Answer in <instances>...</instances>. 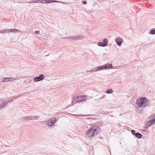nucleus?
<instances>
[{"label":"nucleus","mask_w":155,"mask_h":155,"mask_svg":"<svg viewBox=\"0 0 155 155\" xmlns=\"http://www.w3.org/2000/svg\"><path fill=\"white\" fill-rule=\"evenodd\" d=\"M149 33L152 35L155 34V28L154 29H152L151 30L149 31Z\"/></svg>","instance_id":"nucleus-18"},{"label":"nucleus","mask_w":155,"mask_h":155,"mask_svg":"<svg viewBox=\"0 0 155 155\" xmlns=\"http://www.w3.org/2000/svg\"><path fill=\"white\" fill-rule=\"evenodd\" d=\"M91 130H92L93 132V133L92 134V136L93 137L94 136L97 135L98 133H99L100 128L99 126H94L89 130L88 132H89V131L91 132L90 131Z\"/></svg>","instance_id":"nucleus-2"},{"label":"nucleus","mask_w":155,"mask_h":155,"mask_svg":"<svg viewBox=\"0 0 155 155\" xmlns=\"http://www.w3.org/2000/svg\"><path fill=\"white\" fill-rule=\"evenodd\" d=\"M115 41L117 43V44L119 46H120L123 42V40L122 38L118 37L115 39Z\"/></svg>","instance_id":"nucleus-5"},{"label":"nucleus","mask_w":155,"mask_h":155,"mask_svg":"<svg viewBox=\"0 0 155 155\" xmlns=\"http://www.w3.org/2000/svg\"><path fill=\"white\" fill-rule=\"evenodd\" d=\"M113 92V90L111 89H108L106 91V93L107 94H111Z\"/></svg>","instance_id":"nucleus-17"},{"label":"nucleus","mask_w":155,"mask_h":155,"mask_svg":"<svg viewBox=\"0 0 155 155\" xmlns=\"http://www.w3.org/2000/svg\"><path fill=\"white\" fill-rule=\"evenodd\" d=\"M84 37V36L82 35H78L75 36V40H81Z\"/></svg>","instance_id":"nucleus-10"},{"label":"nucleus","mask_w":155,"mask_h":155,"mask_svg":"<svg viewBox=\"0 0 155 155\" xmlns=\"http://www.w3.org/2000/svg\"><path fill=\"white\" fill-rule=\"evenodd\" d=\"M1 102L2 103L0 105V110H1L2 108H4L6 106H7L8 105L7 103L5 105H3L5 103V101H4L3 100H2L1 101Z\"/></svg>","instance_id":"nucleus-9"},{"label":"nucleus","mask_w":155,"mask_h":155,"mask_svg":"<svg viewBox=\"0 0 155 155\" xmlns=\"http://www.w3.org/2000/svg\"><path fill=\"white\" fill-rule=\"evenodd\" d=\"M145 102H146V97H141L140 99H137L136 104L140 107H146Z\"/></svg>","instance_id":"nucleus-1"},{"label":"nucleus","mask_w":155,"mask_h":155,"mask_svg":"<svg viewBox=\"0 0 155 155\" xmlns=\"http://www.w3.org/2000/svg\"><path fill=\"white\" fill-rule=\"evenodd\" d=\"M38 117V116H27V117H22L21 118V120L22 121H25L26 120H31L34 119V117Z\"/></svg>","instance_id":"nucleus-6"},{"label":"nucleus","mask_w":155,"mask_h":155,"mask_svg":"<svg viewBox=\"0 0 155 155\" xmlns=\"http://www.w3.org/2000/svg\"><path fill=\"white\" fill-rule=\"evenodd\" d=\"M87 96L85 95L78 96L74 97L73 100L72 101V104L73 103L74 100H77L76 102L80 103L81 102L87 100Z\"/></svg>","instance_id":"nucleus-3"},{"label":"nucleus","mask_w":155,"mask_h":155,"mask_svg":"<svg viewBox=\"0 0 155 155\" xmlns=\"http://www.w3.org/2000/svg\"><path fill=\"white\" fill-rule=\"evenodd\" d=\"M19 30L18 29H14V32H15V33H16V32H18V31Z\"/></svg>","instance_id":"nucleus-31"},{"label":"nucleus","mask_w":155,"mask_h":155,"mask_svg":"<svg viewBox=\"0 0 155 155\" xmlns=\"http://www.w3.org/2000/svg\"><path fill=\"white\" fill-rule=\"evenodd\" d=\"M152 43H150L148 45H150V44H152Z\"/></svg>","instance_id":"nucleus-40"},{"label":"nucleus","mask_w":155,"mask_h":155,"mask_svg":"<svg viewBox=\"0 0 155 155\" xmlns=\"http://www.w3.org/2000/svg\"><path fill=\"white\" fill-rule=\"evenodd\" d=\"M97 45L100 46L104 47V45L103 42H99L97 43Z\"/></svg>","instance_id":"nucleus-20"},{"label":"nucleus","mask_w":155,"mask_h":155,"mask_svg":"<svg viewBox=\"0 0 155 155\" xmlns=\"http://www.w3.org/2000/svg\"><path fill=\"white\" fill-rule=\"evenodd\" d=\"M89 131V130L88 131H87V132L86 133V135L90 137H91L92 136V134L93 133V132L92 130L90 131L91 132L89 131V132H88Z\"/></svg>","instance_id":"nucleus-12"},{"label":"nucleus","mask_w":155,"mask_h":155,"mask_svg":"<svg viewBox=\"0 0 155 155\" xmlns=\"http://www.w3.org/2000/svg\"><path fill=\"white\" fill-rule=\"evenodd\" d=\"M41 1H39V2H40L41 3L43 4L46 3V0H40Z\"/></svg>","instance_id":"nucleus-23"},{"label":"nucleus","mask_w":155,"mask_h":155,"mask_svg":"<svg viewBox=\"0 0 155 155\" xmlns=\"http://www.w3.org/2000/svg\"><path fill=\"white\" fill-rule=\"evenodd\" d=\"M104 67V65H103V66H98L96 68H97V70H103L105 69Z\"/></svg>","instance_id":"nucleus-15"},{"label":"nucleus","mask_w":155,"mask_h":155,"mask_svg":"<svg viewBox=\"0 0 155 155\" xmlns=\"http://www.w3.org/2000/svg\"><path fill=\"white\" fill-rule=\"evenodd\" d=\"M8 81H13L16 80L17 79L14 78H8Z\"/></svg>","instance_id":"nucleus-19"},{"label":"nucleus","mask_w":155,"mask_h":155,"mask_svg":"<svg viewBox=\"0 0 155 155\" xmlns=\"http://www.w3.org/2000/svg\"><path fill=\"white\" fill-rule=\"evenodd\" d=\"M82 3H83V4L85 5L87 3V2L86 0H83V1L82 2Z\"/></svg>","instance_id":"nucleus-30"},{"label":"nucleus","mask_w":155,"mask_h":155,"mask_svg":"<svg viewBox=\"0 0 155 155\" xmlns=\"http://www.w3.org/2000/svg\"><path fill=\"white\" fill-rule=\"evenodd\" d=\"M51 2H58V1H55V0H51L50 1Z\"/></svg>","instance_id":"nucleus-32"},{"label":"nucleus","mask_w":155,"mask_h":155,"mask_svg":"<svg viewBox=\"0 0 155 155\" xmlns=\"http://www.w3.org/2000/svg\"><path fill=\"white\" fill-rule=\"evenodd\" d=\"M7 32V29H5L2 30H0V33L5 34Z\"/></svg>","instance_id":"nucleus-21"},{"label":"nucleus","mask_w":155,"mask_h":155,"mask_svg":"<svg viewBox=\"0 0 155 155\" xmlns=\"http://www.w3.org/2000/svg\"><path fill=\"white\" fill-rule=\"evenodd\" d=\"M14 29H11V32H14Z\"/></svg>","instance_id":"nucleus-36"},{"label":"nucleus","mask_w":155,"mask_h":155,"mask_svg":"<svg viewBox=\"0 0 155 155\" xmlns=\"http://www.w3.org/2000/svg\"><path fill=\"white\" fill-rule=\"evenodd\" d=\"M155 123V119L154 118L152 119L147 123L146 126L148 127Z\"/></svg>","instance_id":"nucleus-7"},{"label":"nucleus","mask_w":155,"mask_h":155,"mask_svg":"<svg viewBox=\"0 0 155 155\" xmlns=\"http://www.w3.org/2000/svg\"><path fill=\"white\" fill-rule=\"evenodd\" d=\"M137 138H141L142 137V135L139 132H137L135 134V136Z\"/></svg>","instance_id":"nucleus-11"},{"label":"nucleus","mask_w":155,"mask_h":155,"mask_svg":"<svg viewBox=\"0 0 155 155\" xmlns=\"http://www.w3.org/2000/svg\"><path fill=\"white\" fill-rule=\"evenodd\" d=\"M97 71V68H96L95 69H93L92 70L90 71L91 72H96Z\"/></svg>","instance_id":"nucleus-25"},{"label":"nucleus","mask_w":155,"mask_h":155,"mask_svg":"<svg viewBox=\"0 0 155 155\" xmlns=\"http://www.w3.org/2000/svg\"><path fill=\"white\" fill-rule=\"evenodd\" d=\"M108 40L106 38L104 39L103 41V43L104 45V46H106L107 44Z\"/></svg>","instance_id":"nucleus-13"},{"label":"nucleus","mask_w":155,"mask_h":155,"mask_svg":"<svg viewBox=\"0 0 155 155\" xmlns=\"http://www.w3.org/2000/svg\"><path fill=\"white\" fill-rule=\"evenodd\" d=\"M8 78H4L2 79V81H0L2 82H7L8 81Z\"/></svg>","instance_id":"nucleus-16"},{"label":"nucleus","mask_w":155,"mask_h":155,"mask_svg":"<svg viewBox=\"0 0 155 155\" xmlns=\"http://www.w3.org/2000/svg\"><path fill=\"white\" fill-rule=\"evenodd\" d=\"M92 119H93V118H92ZM93 119H95L94 118Z\"/></svg>","instance_id":"nucleus-43"},{"label":"nucleus","mask_w":155,"mask_h":155,"mask_svg":"<svg viewBox=\"0 0 155 155\" xmlns=\"http://www.w3.org/2000/svg\"><path fill=\"white\" fill-rule=\"evenodd\" d=\"M131 133L134 136H135V134H136V131L134 130H131Z\"/></svg>","instance_id":"nucleus-22"},{"label":"nucleus","mask_w":155,"mask_h":155,"mask_svg":"<svg viewBox=\"0 0 155 155\" xmlns=\"http://www.w3.org/2000/svg\"><path fill=\"white\" fill-rule=\"evenodd\" d=\"M39 1H41L40 0H35L34 1H32V2H31V3H38L39 2Z\"/></svg>","instance_id":"nucleus-24"},{"label":"nucleus","mask_w":155,"mask_h":155,"mask_svg":"<svg viewBox=\"0 0 155 155\" xmlns=\"http://www.w3.org/2000/svg\"><path fill=\"white\" fill-rule=\"evenodd\" d=\"M13 101V100H11V101H10L9 102H12Z\"/></svg>","instance_id":"nucleus-37"},{"label":"nucleus","mask_w":155,"mask_h":155,"mask_svg":"<svg viewBox=\"0 0 155 155\" xmlns=\"http://www.w3.org/2000/svg\"><path fill=\"white\" fill-rule=\"evenodd\" d=\"M46 3H51V2L50 1L51 0H46Z\"/></svg>","instance_id":"nucleus-34"},{"label":"nucleus","mask_w":155,"mask_h":155,"mask_svg":"<svg viewBox=\"0 0 155 155\" xmlns=\"http://www.w3.org/2000/svg\"><path fill=\"white\" fill-rule=\"evenodd\" d=\"M154 116V118L155 119V115L154 116H153V117Z\"/></svg>","instance_id":"nucleus-41"},{"label":"nucleus","mask_w":155,"mask_h":155,"mask_svg":"<svg viewBox=\"0 0 155 155\" xmlns=\"http://www.w3.org/2000/svg\"><path fill=\"white\" fill-rule=\"evenodd\" d=\"M87 115H74V116H79V117H80V116H87Z\"/></svg>","instance_id":"nucleus-27"},{"label":"nucleus","mask_w":155,"mask_h":155,"mask_svg":"<svg viewBox=\"0 0 155 155\" xmlns=\"http://www.w3.org/2000/svg\"><path fill=\"white\" fill-rule=\"evenodd\" d=\"M76 4H77V5H78V2H76Z\"/></svg>","instance_id":"nucleus-39"},{"label":"nucleus","mask_w":155,"mask_h":155,"mask_svg":"<svg viewBox=\"0 0 155 155\" xmlns=\"http://www.w3.org/2000/svg\"><path fill=\"white\" fill-rule=\"evenodd\" d=\"M122 114H120L119 115V116H120L122 115Z\"/></svg>","instance_id":"nucleus-38"},{"label":"nucleus","mask_w":155,"mask_h":155,"mask_svg":"<svg viewBox=\"0 0 155 155\" xmlns=\"http://www.w3.org/2000/svg\"><path fill=\"white\" fill-rule=\"evenodd\" d=\"M104 67L105 69H111L113 68V66L112 64H109L107 63L105 64H104Z\"/></svg>","instance_id":"nucleus-8"},{"label":"nucleus","mask_w":155,"mask_h":155,"mask_svg":"<svg viewBox=\"0 0 155 155\" xmlns=\"http://www.w3.org/2000/svg\"><path fill=\"white\" fill-rule=\"evenodd\" d=\"M71 38L73 40H75V37H73L71 38L69 37L67 38Z\"/></svg>","instance_id":"nucleus-29"},{"label":"nucleus","mask_w":155,"mask_h":155,"mask_svg":"<svg viewBox=\"0 0 155 155\" xmlns=\"http://www.w3.org/2000/svg\"><path fill=\"white\" fill-rule=\"evenodd\" d=\"M79 99H81V98H79Z\"/></svg>","instance_id":"nucleus-44"},{"label":"nucleus","mask_w":155,"mask_h":155,"mask_svg":"<svg viewBox=\"0 0 155 155\" xmlns=\"http://www.w3.org/2000/svg\"><path fill=\"white\" fill-rule=\"evenodd\" d=\"M11 29H7V32H11Z\"/></svg>","instance_id":"nucleus-33"},{"label":"nucleus","mask_w":155,"mask_h":155,"mask_svg":"<svg viewBox=\"0 0 155 155\" xmlns=\"http://www.w3.org/2000/svg\"><path fill=\"white\" fill-rule=\"evenodd\" d=\"M40 32L39 31H35V33L37 34H39Z\"/></svg>","instance_id":"nucleus-35"},{"label":"nucleus","mask_w":155,"mask_h":155,"mask_svg":"<svg viewBox=\"0 0 155 155\" xmlns=\"http://www.w3.org/2000/svg\"><path fill=\"white\" fill-rule=\"evenodd\" d=\"M23 155H26V154H23Z\"/></svg>","instance_id":"nucleus-42"},{"label":"nucleus","mask_w":155,"mask_h":155,"mask_svg":"<svg viewBox=\"0 0 155 155\" xmlns=\"http://www.w3.org/2000/svg\"><path fill=\"white\" fill-rule=\"evenodd\" d=\"M45 77L42 74H41L39 76L35 77L34 78L35 82H38L42 80Z\"/></svg>","instance_id":"nucleus-4"},{"label":"nucleus","mask_w":155,"mask_h":155,"mask_svg":"<svg viewBox=\"0 0 155 155\" xmlns=\"http://www.w3.org/2000/svg\"><path fill=\"white\" fill-rule=\"evenodd\" d=\"M150 102V101L149 100L146 99V102H145L146 104V106L148 105V104Z\"/></svg>","instance_id":"nucleus-26"},{"label":"nucleus","mask_w":155,"mask_h":155,"mask_svg":"<svg viewBox=\"0 0 155 155\" xmlns=\"http://www.w3.org/2000/svg\"><path fill=\"white\" fill-rule=\"evenodd\" d=\"M47 125L49 126L52 127L54 125V124L52 120H50L48 122Z\"/></svg>","instance_id":"nucleus-14"},{"label":"nucleus","mask_w":155,"mask_h":155,"mask_svg":"<svg viewBox=\"0 0 155 155\" xmlns=\"http://www.w3.org/2000/svg\"><path fill=\"white\" fill-rule=\"evenodd\" d=\"M54 120H52L54 124L56 122V119L54 117L53 118Z\"/></svg>","instance_id":"nucleus-28"}]
</instances>
